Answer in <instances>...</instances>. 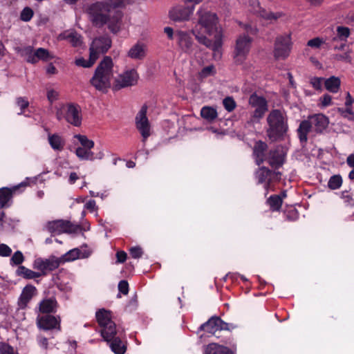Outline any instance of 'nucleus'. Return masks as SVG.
<instances>
[{"instance_id":"obj_42","label":"nucleus","mask_w":354,"mask_h":354,"mask_svg":"<svg viewBox=\"0 0 354 354\" xmlns=\"http://www.w3.org/2000/svg\"><path fill=\"white\" fill-rule=\"evenodd\" d=\"M342 184V178L339 175L331 176L328 182V186L330 189H339Z\"/></svg>"},{"instance_id":"obj_31","label":"nucleus","mask_w":354,"mask_h":354,"mask_svg":"<svg viewBox=\"0 0 354 354\" xmlns=\"http://www.w3.org/2000/svg\"><path fill=\"white\" fill-rule=\"evenodd\" d=\"M272 171L266 167H261L255 172V177L259 183H263L267 180L269 181V176H271ZM269 183L266 185V187H268Z\"/></svg>"},{"instance_id":"obj_64","label":"nucleus","mask_w":354,"mask_h":354,"mask_svg":"<svg viewBox=\"0 0 354 354\" xmlns=\"http://www.w3.org/2000/svg\"><path fill=\"white\" fill-rule=\"evenodd\" d=\"M96 203L94 200H90L85 204V208L93 212L95 209Z\"/></svg>"},{"instance_id":"obj_60","label":"nucleus","mask_w":354,"mask_h":354,"mask_svg":"<svg viewBox=\"0 0 354 354\" xmlns=\"http://www.w3.org/2000/svg\"><path fill=\"white\" fill-rule=\"evenodd\" d=\"M37 342L40 347L46 350L48 346V340L46 337L39 336L37 337Z\"/></svg>"},{"instance_id":"obj_25","label":"nucleus","mask_w":354,"mask_h":354,"mask_svg":"<svg viewBox=\"0 0 354 354\" xmlns=\"http://www.w3.org/2000/svg\"><path fill=\"white\" fill-rule=\"evenodd\" d=\"M312 131H314V129L308 118L301 121L297 129V134L300 142H306L308 140L307 136Z\"/></svg>"},{"instance_id":"obj_3","label":"nucleus","mask_w":354,"mask_h":354,"mask_svg":"<svg viewBox=\"0 0 354 354\" xmlns=\"http://www.w3.org/2000/svg\"><path fill=\"white\" fill-rule=\"evenodd\" d=\"M113 75V60L111 57L105 56L96 67L90 83L96 90L106 93L111 87Z\"/></svg>"},{"instance_id":"obj_27","label":"nucleus","mask_w":354,"mask_h":354,"mask_svg":"<svg viewBox=\"0 0 354 354\" xmlns=\"http://www.w3.org/2000/svg\"><path fill=\"white\" fill-rule=\"evenodd\" d=\"M146 47L142 44L133 46L128 52V56L134 59H142L145 57Z\"/></svg>"},{"instance_id":"obj_44","label":"nucleus","mask_w":354,"mask_h":354,"mask_svg":"<svg viewBox=\"0 0 354 354\" xmlns=\"http://www.w3.org/2000/svg\"><path fill=\"white\" fill-rule=\"evenodd\" d=\"M66 38L69 40L73 46H79L82 44V37L75 32H70Z\"/></svg>"},{"instance_id":"obj_22","label":"nucleus","mask_w":354,"mask_h":354,"mask_svg":"<svg viewBox=\"0 0 354 354\" xmlns=\"http://www.w3.org/2000/svg\"><path fill=\"white\" fill-rule=\"evenodd\" d=\"M37 294V289L34 286L27 285L22 290L18 300L19 308H25L32 298Z\"/></svg>"},{"instance_id":"obj_43","label":"nucleus","mask_w":354,"mask_h":354,"mask_svg":"<svg viewBox=\"0 0 354 354\" xmlns=\"http://www.w3.org/2000/svg\"><path fill=\"white\" fill-rule=\"evenodd\" d=\"M76 138L81 144L80 147H85L86 149H91L94 147V142L93 140H89L86 136L77 134L74 136Z\"/></svg>"},{"instance_id":"obj_46","label":"nucleus","mask_w":354,"mask_h":354,"mask_svg":"<svg viewBox=\"0 0 354 354\" xmlns=\"http://www.w3.org/2000/svg\"><path fill=\"white\" fill-rule=\"evenodd\" d=\"M341 198L344 200V202L348 206H354V198L351 193L348 191L345 190L342 192Z\"/></svg>"},{"instance_id":"obj_7","label":"nucleus","mask_w":354,"mask_h":354,"mask_svg":"<svg viewBox=\"0 0 354 354\" xmlns=\"http://www.w3.org/2000/svg\"><path fill=\"white\" fill-rule=\"evenodd\" d=\"M292 46L290 34H284L277 37L274 47V57L277 59H286L290 53Z\"/></svg>"},{"instance_id":"obj_9","label":"nucleus","mask_w":354,"mask_h":354,"mask_svg":"<svg viewBox=\"0 0 354 354\" xmlns=\"http://www.w3.org/2000/svg\"><path fill=\"white\" fill-rule=\"evenodd\" d=\"M252 41V38L245 34L241 35L236 39L234 50V60L236 64H240L245 59L250 51Z\"/></svg>"},{"instance_id":"obj_28","label":"nucleus","mask_w":354,"mask_h":354,"mask_svg":"<svg viewBox=\"0 0 354 354\" xmlns=\"http://www.w3.org/2000/svg\"><path fill=\"white\" fill-rule=\"evenodd\" d=\"M48 140L53 149L58 151L63 150L65 145V140L62 136L57 133L49 134Z\"/></svg>"},{"instance_id":"obj_35","label":"nucleus","mask_w":354,"mask_h":354,"mask_svg":"<svg viewBox=\"0 0 354 354\" xmlns=\"http://www.w3.org/2000/svg\"><path fill=\"white\" fill-rule=\"evenodd\" d=\"M19 52L21 56L24 57L28 62L32 64L35 63V52H33V48L32 46H28L22 48L19 50Z\"/></svg>"},{"instance_id":"obj_32","label":"nucleus","mask_w":354,"mask_h":354,"mask_svg":"<svg viewBox=\"0 0 354 354\" xmlns=\"http://www.w3.org/2000/svg\"><path fill=\"white\" fill-rule=\"evenodd\" d=\"M75 154L80 160H94V153L91 149L85 147H78L75 150Z\"/></svg>"},{"instance_id":"obj_34","label":"nucleus","mask_w":354,"mask_h":354,"mask_svg":"<svg viewBox=\"0 0 354 354\" xmlns=\"http://www.w3.org/2000/svg\"><path fill=\"white\" fill-rule=\"evenodd\" d=\"M110 341H112L110 343V347L113 352L115 354H124L125 353L126 347L120 338L114 336Z\"/></svg>"},{"instance_id":"obj_11","label":"nucleus","mask_w":354,"mask_h":354,"mask_svg":"<svg viewBox=\"0 0 354 354\" xmlns=\"http://www.w3.org/2000/svg\"><path fill=\"white\" fill-rule=\"evenodd\" d=\"M138 74L135 69H129L120 74L115 80L114 89L119 90L122 88L136 84Z\"/></svg>"},{"instance_id":"obj_61","label":"nucleus","mask_w":354,"mask_h":354,"mask_svg":"<svg viewBox=\"0 0 354 354\" xmlns=\"http://www.w3.org/2000/svg\"><path fill=\"white\" fill-rule=\"evenodd\" d=\"M216 322L218 324V331L222 330H230V324L224 322L221 319L217 317Z\"/></svg>"},{"instance_id":"obj_40","label":"nucleus","mask_w":354,"mask_h":354,"mask_svg":"<svg viewBox=\"0 0 354 354\" xmlns=\"http://www.w3.org/2000/svg\"><path fill=\"white\" fill-rule=\"evenodd\" d=\"M96 60H97L96 57L89 53L88 59H85L83 57H80V58L76 59L75 63L77 66H82L84 68H90L95 64Z\"/></svg>"},{"instance_id":"obj_53","label":"nucleus","mask_w":354,"mask_h":354,"mask_svg":"<svg viewBox=\"0 0 354 354\" xmlns=\"http://www.w3.org/2000/svg\"><path fill=\"white\" fill-rule=\"evenodd\" d=\"M118 290L123 295H127L129 292V283L125 280H122L118 283Z\"/></svg>"},{"instance_id":"obj_10","label":"nucleus","mask_w":354,"mask_h":354,"mask_svg":"<svg viewBox=\"0 0 354 354\" xmlns=\"http://www.w3.org/2000/svg\"><path fill=\"white\" fill-rule=\"evenodd\" d=\"M62 263L59 257L50 256L48 259L37 258L32 264L33 268L39 270L41 275H46L47 272L57 269Z\"/></svg>"},{"instance_id":"obj_58","label":"nucleus","mask_w":354,"mask_h":354,"mask_svg":"<svg viewBox=\"0 0 354 354\" xmlns=\"http://www.w3.org/2000/svg\"><path fill=\"white\" fill-rule=\"evenodd\" d=\"M320 100L322 102V105L324 107L328 106L332 104V97L328 94L324 95L321 98Z\"/></svg>"},{"instance_id":"obj_52","label":"nucleus","mask_w":354,"mask_h":354,"mask_svg":"<svg viewBox=\"0 0 354 354\" xmlns=\"http://www.w3.org/2000/svg\"><path fill=\"white\" fill-rule=\"evenodd\" d=\"M338 111L341 113L344 117L347 118L350 120H353L354 119L353 112L350 107H346L345 110L343 109H338Z\"/></svg>"},{"instance_id":"obj_23","label":"nucleus","mask_w":354,"mask_h":354,"mask_svg":"<svg viewBox=\"0 0 354 354\" xmlns=\"http://www.w3.org/2000/svg\"><path fill=\"white\" fill-rule=\"evenodd\" d=\"M236 348H229L225 346L212 343L207 346L204 354H235Z\"/></svg>"},{"instance_id":"obj_33","label":"nucleus","mask_w":354,"mask_h":354,"mask_svg":"<svg viewBox=\"0 0 354 354\" xmlns=\"http://www.w3.org/2000/svg\"><path fill=\"white\" fill-rule=\"evenodd\" d=\"M340 86V80L338 77L332 76L325 80L326 88L332 93H337Z\"/></svg>"},{"instance_id":"obj_5","label":"nucleus","mask_w":354,"mask_h":354,"mask_svg":"<svg viewBox=\"0 0 354 354\" xmlns=\"http://www.w3.org/2000/svg\"><path fill=\"white\" fill-rule=\"evenodd\" d=\"M95 317L102 328L101 335L105 341L110 342L117 333L115 324L111 320V312L102 308L96 312Z\"/></svg>"},{"instance_id":"obj_56","label":"nucleus","mask_w":354,"mask_h":354,"mask_svg":"<svg viewBox=\"0 0 354 354\" xmlns=\"http://www.w3.org/2000/svg\"><path fill=\"white\" fill-rule=\"evenodd\" d=\"M323 81V78L321 77H313L310 80V84L317 90H320L322 88V82Z\"/></svg>"},{"instance_id":"obj_55","label":"nucleus","mask_w":354,"mask_h":354,"mask_svg":"<svg viewBox=\"0 0 354 354\" xmlns=\"http://www.w3.org/2000/svg\"><path fill=\"white\" fill-rule=\"evenodd\" d=\"M131 256L134 259L140 258L142 255V248L140 247L131 248L129 250Z\"/></svg>"},{"instance_id":"obj_41","label":"nucleus","mask_w":354,"mask_h":354,"mask_svg":"<svg viewBox=\"0 0 354 354\" xmlns=\"http://www.w3.org/2000/svg\"><path fill=\"white\" fill-rule=\"evenodd\" d=\"M267 203L272 211H277L281 207L282 199L278 195H273L268 199Z\"/></svg>"},{"instance_id":"obj_38","label":"nucleus","mask_w":354,"mask_h":354,"mask_svg":"<svg viewBox=\"0 0 354 354\" xmlns=\"http://www.w3.org/2000/svg\"><path fill=\"white\" fill-rule=\"evenodd\" d=\"M35 63H37L39 59L46 62L54 58V56L51 55L47 49L43 48H38L35 52Z\"/></svg>"},{"instance_id":"obj_8","label":"nucleus","mask_w":354,"mask_h":354,"mask_svg":"<svg viewBox=\"0 0 354 354\" xmlns=\"http://www.w3.org/2000/svg\"><path fill=\"white\" fill-rule=\"evenodd\" d=\"M45 229L51 234H60L62 233H75L80 230V227L68 221L56 220L48 222Z\"/></svg>"},{"instance_id":"obj_17","label":"nucleus","mask_w":354,"mask_h":354,"mask_svg":"<svg viewBox=\"0 0 354 354\" xmlns=\"http://www.w3.org/2000/svg\"><path fill=\"white\" fill-rule=\"evenodd\" d=\"M175 39L183 52L190 53L193 51V40L187 32L181 30H176Z\"/></svg>"},{"instance_id":"obj_6","label":"nucleus","mask_w":354,"mask_h":354,"mask_svg":"<svg viewBox=\"0 0 354 354\" xmlns=\"http://www.w3.org/2000/svg\"><path fill=\"white\" fill-rule=\"evenodd\" d=\"M248 104L253 111L247 124H253L259 122L268 110V101L263 96L252 93L249 97Z\"/></svg>"},{"instance_id":"obj_2","label":"nucleus","mask_w":354,"mask_h":354,"mask_svg":"<svg viewBox=\"0 0 354 354\" xmlns=\"http://www.w3.org/2000/svg\"><path fill=\"white\" fill-rule=\"evenodd\" d=\"M86 13L95 26L102 27L108 24V28L112 32L117 33L120 30L122 13L111 10L109 4L104 2L92 3L87 7Z\"/></svg>"},{"instance_id":"obj_62","label":"nucleus","mask_w":354,"mask_h":354,"mask_svg":"<svg viewBox=\"0 0 354 354\" xmlns=\"http://www.w3.org/2000/svg\"><path fill=\"white\" fill-rule=\"evenodd\" d=\"M335 59L338 61H346L350 62V56L348 52L344 54H337L335 55Z\"/></svg>"},{"instance_id":"obj_51","label":"nucleus","mask_w":354,"mask_h":354,"mask_svg":"<svg viewBox=\"0 0 354 354\" xmlns=\"http://www.w3.org/2000/svg\"><path fill=\"white\" fill-rule=\"evenodd\" d=\"M214 73V67L213 65H209L203 68L201 72L200 73V76L201 77H206L209 75H213Z\"/></svg>"},{"instance_id":"obj_63","label":"nucleus","mask_w":354,"mask_h":354,"mask_svg":"<svg viewBox=\"0 0 354 354\" xmlns=\"http://www.w3.org/2000/svg\"><path fill=\"white\" fill-rule=\"evenodd\" d=\"M127 253L124 251L118 252L116 254L117 262L124 263L127 259Z\"/></svg>"},{"instance_id":"obj_13","label":"nucleus","mask_w":354,"mask_h":354,"mask_svg":"<svg viewBox=\"0 0 354 354\" xmlns=\"http://www.w3.org/2000/svg\"><path fill=\"white\" fill-rule=\"evenodd\" d=\"M111 46V40L108 36L95 38L89 47V53L97 59L101 54L106 53Z\"/></svg>"},{"instance_id":"obj_14","label":"nucleus","mask_w":354,"mask_h":354,"mask_svg":"<svg viewBox=\"0 0 354 354\" xmlns=\"http://www.w3.org/2000/svg\"><path fill=\"white\" fill-rule=\"evenodd\" d=\"M250 3L252 8V10L270 24L276 22L283 16L282 12H273L260 8L257 0H250Z\"/></svg>"},{"instance_id":"obj_24","label":"nucleus","mask_w":354,"mask_h":354,"mask_svg":"<svg viewBox=\"0 0 354 354\" xmlns=\"http://www.w3.org/2000/svg\"><path fill=\"white\" fill-rule=\"evenodd\" d=\"M268 149V145L266 142L258 141L255 143L253 148V156L255 158L257 165H260L263 162L266 158L265 157V152Z\"/></svg>"},{"instance_id":"obj_49","label":"nucleus","mask_w":354,"mask_h":354,"mask_svg":"<svg viewBox=\"0 0 354 354\" xmlns=\"http://www.w3.org/2000/svg\"><path fill=\"white\" fill-rule=\"evenodd\" d=\"M33 16V11L31 8L26 7L21 13V19L24 21H28Z\"/></svg>"},{"instance_id":"obj_18","label":"nucleus","mask_w":354,"mask_h":354,"mask_svg":"<svg viewBox=\"0 0 354 354\" xmlns=\"http://www.w3.org/2000/svg\"><path fill=\"white\" fill-rule=\"evenodd\" d=\"M64 118L70 124L79 127L82 123L81 111L79 106L74 104L64 106Z\"/></svg>"},{"instance_id":"obj_26","label":"nucleus","mask_w":354,"mask_h":354,"mask_svg":"<svg viewBox=\"0 0 354 354\" xmlns=\"http://www.w3.org/2000/svg\"><path fill=\"white\" fill-rule=\"evenodd\" d=\"M57 303L55 298H48L40 301L39 312L41 313H50L56 310Z\"/></svg>"},{"instance_id":"obj_1","label":"nucleus","mask_w":354,"mask_h":354,"mask_svg":"<svg viewBox=\"0 0 354 354\" xmlns=\"http://www.w3.org/2000/svg\"><path fill=\"white\" fill-rule=\"evenodd\" d=\"M196 16L197 22L192 30V34L200 44L212 49L215 55L219 54L221 46L220 39L216 38L214 41H212L206 37V35H212L216 32L218 24L216 15L201 6L196 12Z\"/></svg>"},{"instance_id":"obj_47","label":"nucleus","mask_w":354,"mask_h":354,"mask_svg":"<svg viewBox=\"0 0 354 354\" xmlns=\"http://www.w3.org/2000/svg\"><path fill=\"white\" fill-rule=\"evenodd\" d=\"M0 354H17V353L8 344L0 343Z\"/></svg>"},{"instance_id":"obj_30","label":"nucleus","mask_w":354,"mask_h":354,"mask_svg":"<svg viewBox=\"0 0 354 354\" xmlns=\"http://www.w3.org/2000/svg\"><path fill=\"white\" fill-rule=\"evenodd\" d=\"M17 274L18 276H21L28 279L38 278L41 276L40 272L32 271L23 266H21L17 268Z\"/></svg>"},{"instance_id":"obj_21","label":"nucleus","mask_w":354,"mask_h":354,"mask_svg":"<svg viewBox=\"0 0 354 354\" xmlns=\"http://www.w3.org/2000/svg\"><path fill=\"white\" fill-rule=\"evenodd\" d=\"M27 183L22 182L17 186L13 187L12 189L3 187L0 189V208L8 207V202L11 200L13 193H15L19 187H26Z\"/></svg>"},{"instance_id":"obj_57","label":"nucleus","mask_w":354,"mask_h":354,"mask_svg":"<svg viewBox=\"0 0 354 354\" xmlns=\"http://www.w3.org/2000/svg\"><path fill=\"white\" fill-rule=\"evenodd\" d=\"M322 43L323 41L320 38L316 37L309 40L307 45L312 48H319Z\"/></svg>"},{"instance_id":"obj_36","label":"nucleus","mask_w":354,"mask_h":354,"mask_svg":"<svg viewBox=\"0 0 354 354\" xmlns=\"http://www.w3.org/2000/svg\"><path fill=\"white\" fill-rule=\"evenodd\" d=\"M201 115L208 121H212L217 118L216 110L211 106H204L201 109Z\"/></svg>"},{"instance_id":"obj_39","label":"nucleus","mask_w":354,"mask_h":354,"mask_svg":"<svg viewBox=\"0 0 354 354\" xmlns=\"http://www.w3.org/2000/svg\"><path fill=\"white\" fill-rule=\"evenodd\" d=\"M81 257V252L78 248H74L69 250L68 252L64 254L63 256L59 257L62 260V263L66 262L74 261Z\"/></svg>"},{"instance_id":"obj_16","label":"nucleus","mask_w":354,"mask_h":354,"mask_svg":"<svg viewBox=\"0 0 354 354\" xmlns=\"http://www.w3.org/2000/svg\"><path fill=\"white\" fill-rule=\"evenodd\" d=\"M286 152L281 146H277L274 149H271L266 158L269 165L274 168L278 169L282 166L285 160Z\"/></svg>"},{"instance_id":"obj_19","label":"nucleus","mask_w":354,"mask_h":354,"mask_svg":"<svg viewBox=\"0 0 354 354\" xmlns=\"http://www.w3.org/2000/svg\"><path fill=\"white\" fill-rule=\"evenodd\" d=\"M37 326L40 329L45 330L57 328L60 330V319L53 315H38L37 317Z\"/></svg>"},{"instance_id":"obj_48","label":"nucleus","mask_w":354,"mask_h":354,"mask_svg":"<svg viewBox=\"0 0 354 354\" xmlns=\"http://www.w3.org/2000/svg\"><path fill=\"white\" fill-rule=\"evenodd\" d=\"M16 103L18 106L21 109V112L18 114H22L24 111V109H26L29 106V102L28 100L23 97H19L16 99Z\"/></svg>"},{"instance_id":"obj_50","label":"nucleus","mask_w":354,"mask_h":354,"mask_svg":"<svg viewBox=\"0 0 354 354\" xmlns=\"http://www.w3.org/2000/svg\"><path fill=\"white\" fill-rule=\"evenodd\" d=\"M24 255L20 251L15 252L10 259L11 263L14 265H19L24 261Z\"/></svg>"},{"instance_id":"obj_15","label":"nucleus","mask_w":354,"mask_h":354,"mask_svg":"<svg viewBox=\"0 0 354 354\" xmlns=\"http://www.w3.org/2000/svg\"><path fill=\"white\" fill-rule=\"evenodd\" d=\"M194 6H177L169 11V17L174 21H188L193 14Z\"/></svg>"},{"instance_id":"obj_37","label":"nucleus","mask_w":354,"mask_h":354,"mask_svg":"<svg viewBox=\"0 0 354 354\" xmlns=\"http://www.w3.org/2000/svg\"><path fill=\"white\" fill-rule=\"evenodd\" d=\"M350 35V30L348 28L338 26L337 28V35L334 37L332 39L333 42L340 41H346V39Z\"/></svg>"},{"instance_id":"obj_12","label":"nucleus","mask_w":354,"mask_h":354,"mask_svg":"<svg viewBox=\"0 0 354 354\" xmlns=\"http://www.w3.org/2000/svg\"><path fill=\"white\" fill-rule=\"evenodd\" d=\"M147 107L143 106L136 117V128L140 133L143 142H145L146 139L151 135V126L147 117Z\"/></svg>"},{"instance_id":"obj_20","label":"nucleus","mask_w":354,"mask_h":354,"mask_svg":"<svg viewBox=\"0 0 354 354\" xmlns=\"http://www.w3.org/2000/svg\"><path fill=\"white\" fill-rule=\"evenodd\" d=\"M308 118L313 126L314 131L317 133L323 132L328 127L329 122L328 118L322 113L310 115Z\"/></svg>"},{"instance_id":"obj_59","label":"nucleus","mask_w":354,"mask_h":354,"mask_svg":"<svg viewBox=\"0 0 354 354\" xmlns=\"http://www.w3.org/2000/svg\"><path fill=\"white\" fill-rule=\"evenodd\" d=\"M58 97V93L53 89L48 90L47 92V98L50 103L57 100Z\"/></svg>"},{"instance_id":"obj_54","label":"nucleus","mask_w":354,"mask_h":354,"mask_svg":"<svg viewBox=\"0 0 354 354\" xmlns=\"http://www.w3.org/2000/svg\"><path fill=\"white\" fill-rule=\"evenodd\" d=\"M12 253L11 248L3 243L0 244V256L9 257Z\"/></svg>"},{"instance_id":"obj_45","label":"nucleus","mask_w":354,"mask_h":354,"mask_svg":"<svg viewBox=\"0 0 354 354\" xmlns=\"http://www.w3.org/2000/svg\"><path fill=\"white\" fill-rule=\"evenodd\" d=\"M223 104L228 112L234 111L236 106V103L232 97H226L224 98L223 100Z\"/></svg>"},{"instance_id":"obj_4","label":"nucleus","mask_w":354,"mask_h":354,"mask_svg":"<svg viewBox=\"0 0 354 354\" xmlns=\"http://www.w3.org/2000/svg\"><path fill=\"white\" fill-rule=\"evenodd\" d=\"M268 129L266 134L272 141L282 140L288 130V118L286 113L279 109L272 110L267 116Z\"/></svg>"},{"instance_id":"obj_29","label":"nucleus","mask_w":354,"mask_h":354,"mask_svg":"<svg viewBox=\"0 0 354 354\" xmlns=\"http://www.w3.org/2000/svg\"><path fill=\"white\" fill-rule=\"evenodd\" d=\"M216 319L217 317H212L207 322L201 325L199 330H203L212 335H215L218 331V324Z\"/></svg>"}]
</instances>
